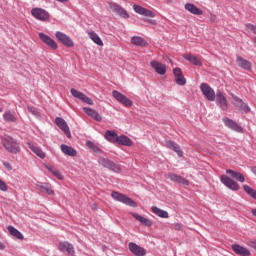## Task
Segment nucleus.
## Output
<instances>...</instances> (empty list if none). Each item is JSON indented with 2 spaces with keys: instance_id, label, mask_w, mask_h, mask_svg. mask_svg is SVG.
<instances>
[{
  "instance_id": "31",
  "label": "nucleus",
  "mask_w": 256,
  "mask_h": 256,
  "mask_svg": "<svg viewBox=\"0 0 256 256\" xmlns=\"http://www.w3.org/2000/svg\"><path fill=\"white\" fill-rule=\"evenodd\" d=\"M116 143H118V145H123L124 147H133V140L125 135L118 136Z\"/></svg>"
},
{
  "instance_id": "44",
  "label": "nucleus",
  "mask_w": 256,
  "mask_h": 256,
  "mask_svg": "<svg viewBox=\"0 0 256 256\" xmlns=\"http://www.w3.org/2000/svg\"><path fill=\"white\" fill-rule=\"evenodd\" d=\"M51 173L52 175H54V177H56V179L63 181V175L61 174V172H59V170L54 169Z\"/></svg>"
},
{
  "instance_id": "53",
  "label": "nucleus",
  "mask_w": 256,
  "mask_h": 256,
  "mask_svg": "<svg viewBox=\"0 0 256 256\" xmlns=\"http://www.w3.org/2000/svg\"><path fill=\"white\" fill-rule=\"evenodd\" d=\"M148 23H152V25H155V20H146Z\"/></svg>"
},
{
  "instance_id": "3",
  "label": "nucleus",
  "mask_w": 256,
  "mask_h": 256,
  "mask_svg": "<svg viewBox=\"0 0 256 256\" xmlns=\"http://www.w3.org/2000/svg\"><path fill=\"white\" fill-rule=\"evenodd\" d=\"M111 197L115 199V201H119V203H123L124 205H128V207H137V202L133 201V199L125 196V194L119 192H112Z\"/></svg>"
},
{
  "instance_id": "18",
  "label": "nucleus",
  "mask_w": 256,
  "mask_h": 256,
  "mask_svg": "<svg viewBox=\"0 0 256 256\" xmlns=\"http://www.w3.org/2000/svg\"><path fill=\"white\" fill-rule=\"evenodd\" d=\"M150 65L154 71L158 73V75H165L167 73V66L163 63L158 62L157 60H152Z\"/></svg>"
},
{
  "instance_id": "5",
  "label": "nucleus",
  "mask_w": 256,
  "mask_h": 256,
  "mask_svg": "<svg viewBox=\"0 0 256 256\" xmlns=\"http://www.w3.org/2000/svg\"><path fill=\"white\" fill-rule=\"evenodd\" d=\"M200 91L202 92V95H204L205 99H207V101H215V97L217 95L215 94V90H213L209 84L201 83Z\"/></svg>"
},
{
  "instance_id": "36",
  "label": "nucleus",
  "mask_w": 256,
  "mask_h": 256,
  "mask_svg": "<svg viewBox=\"0 0 256 256\" xmlns=\"http://www.w3.org/2000/svg\"><path fill=\"white\" fill-rule=\"evenodd\" d=\"M132 45H135L136 47H145L147 45V41L139 36H133L131 38Z\"/></svg>"
},
{
  "instance_id": "9",
  "label": "nucleus",
  "mask_w": 256,
  "mask_h": 256,
  "mask_svg": "<svg viewBox=\"0 0 256 256\" xmlns=\"http://www.w3.org/2000/svg\"><path fill=\"white\" fill-rule=\"evenodd\" d=\"M216 105H218V107H220L222 111H227V109H229V105L227 104V98L225 97L223 92H221V90H218L216 92Z\"/></svg>"
},
{
  "instance_id": "24",
  "label": "nucleus",
  "mask_w": 256,
  "mask_h": 256,
  "mask_svg": "<svg viewBox=\"0 0 256 256\" xmlns=\"http://www.w3.org/2000/svg\"><path fill=\"white\" fill-rule=\"evenodd\" d=\"M226 174L230 175L232 179H235L236 181H239V183H245V176L241 174L240 172H237L235 170L227 169Z\"/></svg>"
},
{
  "instance_id": "38",
  "label": "nucleus",
  "mask_w": 256,
  "mask_h": 256,
  "mask_svg": "<svg viewBox=\"0 0 256 256\" xmlns=\"http://www.w3.org/2000/svg\"><path fill=\"white\" fill-rule=\"evenodd\" d=\"M88 36L93 41V43L99 45V47H103V40H101L97 33H95L94 31L88 32Z\"/></svg>"
},
{
  "instance_id": "29",
  "label": "nucleus",
  "mask_w": 256,
  "mask_h": 256,
  "mask_svg": "<svg viewBox=\"0 0 256 256\" xmlns=\"http://www.w3.org/2000/svg\"><path fill=\"white\" fill-rule=\"evenodd\" d=\"M86 147H88V149H91V151H93L94 153H98V154L103 153V149L101 148V145L97 142L88 140L86 141Z\"/></svg>"
},
{
  "instance_id": "47",
  "label": "nucleus",
  "mask_w": 256,
  "mask_h": 256,
  "mask_svg": "<svg viewBox=\"0 0 256 256\" xmlns=\"http://www.w3.org/2000/svg\"><path fill=\"white\" fill-rule=\"evenodd\" d=\"M247 245H248V247H251V249L256 250V239H252V240L248 241Z\"/></svg>"
},
{
  "instance_id": "20",
  "label": "nucleus",
  "mask_w": 256,
  "mask_h": 256,
  "mask_svg": "<svg viewBox=\"0 0 256 256\" xmlns=\"http://www.w3.org/2000/svg\"><path fill=\"white\" fill-rule=\"evenodd\" d=\"M27 146L40 159H45V157L47 156V154L43 151V149H41V147H39L31 142H27Z\"/></svg>"
},
{
  "instance_id": "16",
  "label": "nucleus",
  "mask_w": 256,
  "mask_h": 256,
  "mask_svg": "<svg viewBox=\"0 0 256 256\" xmlns=\"http://www.w3.org/2000/svg\"><path fill=\"white\" fill-rule=\"evenodd\" d=\"M55 123L57 125V127H59V129H61L66 137H71V130H69V125H67V122L65 121V119L61 118V117H57L55 119Z\"/></svg>"
},
{
  "instance_id": "15",
  "label": "nucleus",
  "mask_w": 256,
  "mask_h": 256,
  "mask_svg": "<svg viewBox=\"0 0 256 256\" xmlns=\"http://www.w3.org/2000/svg\"><path fill=\"white\" fill-rule=\"evenodd\" d=\"M38 37L41 40V42L48 45V47H50V49H57V47H58L57 42H55V40H53L47 34L40 32L38 34Z\"/></svg>"
},
{
  "instance_id": "34",
  "label": "nucleus",
  "mask_w": 256,
  "mask_h": 256,
  "mask_svg": "<svg viewBox=\"0 0 256 256\" xmlns=\"http://www.w3.org/2000/svg\"><path fill=\"white\" fill-rule=\"evenodd\" d=\"M132 217H134V219H136V221H139L142 225H145V227H151V225H153V221L137 213H132Z\"/></svg>"
},
{
  "instance_id": "22",
  "label": "nucleus",
  "mask_w": 256,
  "mask_h": 256,
  "mask_svg": "<svg viewBox=\"0 0 256 256\" xmlns=\"http://www.w3.org/2000/svg\"><path fill=\"white\" fill-rule=\"evenodd\" d=\"M232 250L234 251V253H236V255H241V256L251 255V252L247 248H245L239 244H233Z\"/></svg>"
},
{
  "instance_id": "28",
  "label": "nucleus",
  "mask_w": 256,
  "mask_h": 256,
  "mask_svg": "<svg viewBox=\"0 0 256 256\" xmlns=\"http://www.w3.org/2000/svg\"><path fill=\"white\" fill-rule=\"evenodd\" d=\"M236 61L241 69H244L245 71H251V62H249V60H246L241 56H237Z\"/></svg>"
},
{
  "instance_id": "10",
  "label": "nucleus",
  "mask_w": 256,
  "mask_h": 256,
  "mask_svg": "<svg viewBox=\"0 0 256 256\" xmlns=\"http://www.w3.org/2000/svg\"><path fill=\"white\" fill-rule=\"evenodd\" d=\"M222 121L224 125L228 127V129H232V131H236V133H243V127H241V125H238L235 120L224 117Z\"/></svg>"
},
{
  "instance_id": "14",
  "label": "nucleus",
  "mask_w": 256,
  "mask_h": 256,
  "mask_svg": "<svg viewBox=\"0 0 256 256\" xmlns=\"http://www.w3.org/2000/svg\"><path fill=\"white\" fill-rule=\"evenodd\" d=\"M133 9H134L135 13H137L138 15H142L143 17H150V18L155 17V12H153L145 7L139 6L137 4L133 5Z\"/></svg>"
},
{
  "instance_id": "48",
  "label": "nucleus",
  "mask_w": 256,
  "mask_h": 256,
  "mask_svg": "<svg viewBox=\"0 0 256 256\" xmlns=\"http://www.w3.org/2000/svg\"><path fill=\"white\" fill-rule=\"evenodd\" d=\"M0 191H7V184L0 179Z\"/></svg>"
},
{
  "instance_id": "6",
  "label": "nucleus",
  "mask_w": 256,
  "mask_h": 256,
  "mask_svg": "<svg viewBox=\"0 0 256 256\" xmlns=\"http://www.w3.org/2000/svg\"><path fill=\"white\" fill-rule=\"evenodd\" d=\"M31 15L38 21H47L50 17L49 12L43 8H33L31 10Z\"/></svg>"
},
{
  "instance_id": "56",
  "label": "nucleus",
  "mask_w": 256,
  "mask_h": 256,
  "mask_svg": "<svg viewBox=\"0 0 256 256\" xmlns=\"http://www.w3.org/2000/svg\"><path fill=\"white\" fill-rule=\"evenodd\" d=\"M0 113H3V108H0Z\"/></svg>"
},
{
  "instance_id": "50",
  "label": "nucleus",
  "mask_w": 256,
  "mask_h": 256,
  "mask_svg": "<svg viewBox=\"0 0 256 256\" xmlns=\"http://www.w3.org/2000/svg\"><path fill=\"white\" fill-rule=\"evenodd\" d=\"M45 167L48 171H50V173H52L55 170V168H53V166H51V164H46Z\"/></svg>"
},
{
  "instance_id": "11",
  "label": "nucleus",
  "mask_w": 256,
  "mask_h": 256,
  "mask_svg": "<svg viewBox=\"0 0 256 256\" xmlns=\"http://www.w3.org/2000/svg\"><path fill=\"white\" fill-rule=\"evenodd\" d=\"M109 6H110V9H112L114 13H117L119 17H122V19H129V13H127V10H125L119 4L110 2Z\"/></svg>"
},
{
  "instance_id": "41",
  "label": "nucleus",
  "mask_w": 256,
  "mask_h": 256,
  "mask_svg": "<svg viewBox=\"0 0 256 256\" xmlns=\"http://www.w3.org/2000/svg\"><path fill=\"white\" fill-rule=\"evenodd\" d=\"M243 189L245 191V193H247V195H249L250 197H252V199L256 200V190L251 188V186L249 185H243Z\"/></svg>"
},
{
  "instance_id": "46",
  "label": "nucleus",
  "mask_w": 256,
  "mask_h": 256,
  "mask_svg": "<svg viewBox=\"0 0 256 256\" xmlns=\"http://www.w3.org/2000/svg\"><path fill=\"white\" fill-rule=\"evenodd\" d=\"M246 29H248L249 31H252V33H254V35H256V25L246 24Z\"/></svg>"
},
{
  "instance_id": "45",
  "label": "nucleus",
  "mask_w": 256,
  "mask_h": 256,
  "mask_svg": "<svg viewBox=\"0 0 256 256\" xmlns=\"http://www.w3.org/2000/svg\"><path fill=\"white\" fill-rule=\"evenodd\" d=\"M173 75L176 79L177 77L183 76V71H181V68H174L173 69Z\"/></svg>"
},
{
  "instance_id": "13",
  "label": "nucleus",
  "mask_w": 256,
  "mask_h": 256,
  "mask_svg": "<svg viewBox=\"0 0 256 256\" xmlns=\"http://www.w3.org/2000/svg\"><path fill=\"white\" fill-rule=\"evenodd\" d=\"M70 92L71 95L75 97V99H80V101L87 103V105H93V100L87 97V95H85L84 93L78 91L77 89L72 88Z\"/></svg>"
},
{
  "instance_id": "52",
  "label": "nucleus",
  "mask_w": 256,
  "mask_h": 256,
  "mask_svg": "<svg viewBox=\"0 0 256 256\" xmlns=\"http://www.w3.org/2000/svg\"><path fill=\"white\" fill-rule=\"evenodd\" d=\"M251 213H252V215H253L254 217H256V208L252 209V210H251Z\"/></svg>"
},
{
  "instance_id": "43",
  "label": "nucleus",
  "mask_w": 256,
  "mask_h": 256,
  "mask_svg": "<svg viewBox=\"0 0 256 256\" xmlns=\"http://www.w3.org/2000/svg\"><path fill=\"white\" fill-rule=\"evenodd\" d=\"M27 111L29 113H31L32 115H34V117H39V111L37 110V108H35L33 106H28Z\"/></svg>"
},
{
  "instance_id": "54",
  "label": "nucleus",
  "mask_w": 256,
  "mask_h": 256,
  "mask_svg": "<svg viewBox=\"0 0 256 256\" xmlns=\"http://www.w3.org/2000/svg\"><path fill=\"white\" fill-rule=\"evenodd\" d=\"M56 1H58L59 3H65V2H67V0H56Z\"/></svg>"
},
{
  "instance_id": "49",
  "label": "nucleus",
  "mask_w": 256,
  "mask_h": 256,
  "mask_svg": "<svg viewBox=\"0 0 256 256\" xmlns=\"http://www.w3.org/2000/svg\"><path fill=\"white\" fill-rule=\"evenodd\" d=\"M3 165H4L5 169H7V171L13 170V167L11 166V164L9 162H3Z\"/></svg>"
},
{
  "instance_id": "37",
  "label": "nucleus",
  "mask_w": 256,
  "mask_h": 256,
  "mask_svg": "<svg viewBox=\"0 0 256 256\" xmlns=\"http://www.w3.org/2000/svg\"><path fill=\"white\" fill-rule=\"evenodd\" d=\"M184 59H186V61H189V63H192V65H196V67H201L202 65L201 60L191 54L184 55Z\"/></svg>"
},
{
  "instance_id": "27",
  "label": "nucleus",
  "mask_w": 256,
  "mask_h": 256,
  "mask_svg": "<svg viewBox=\"0 0 256 256\" xmlns=\"http://www.w3.org/2000/svg\"><path fill=\"white\" fill-rule=\"evenodd\" d=\"M60 149L64 155H68L69 157H77V150H75L73 147L62 144L60 145Z\"/></svg>"
},
{
  "instance_id": "42",
  "label": "nucleus",
  "mask_w": 256,
  "mask_h": 256,
  "mask_svg": "<svg viewBox=\"0 0 256 256\" xmlns=\"http://www.w3.org/2000/svg\"><path fill=\"white\" fill-rule=\"evenodd\" d=\"M175 83H177L180 87H183L187 84V79L182 75L175 78Z\"/></svg>"
},
{
  "instance_id": "1",
  "label": "nucleus",
  "mask_w": 256,
  "mask_h": 256,
  "mask_svg": "<svg viewBox=\"0 0 256 256\" xmlns=\"http://www.w3.org/2000/svg\"><path fill=\"white\" fill-rule=\"evenodd\" d=\"M2 145L6 151H8V153H21V147L19 146V143H17V141L11 136L2 137Z\"/></svg>"
},
{
  "instance_id": "35",
  "label": "nucleus",
  "mask_w": 256,
  "mask_h": 256,
  "mask_svg": "<svg viewBox=\"0 0 256 256\" xmlns=\"http://www.w3.org/2000/svg\"><path fill=\"white\" fill-rule=\"evenodd\" d=\"M186 11H189V13H192V15H203V10L199 9L197 6L191 3L185 4Z\"/></svg>"
},
{
  "instance_id": "8",
  "label": "nucleus",
  "mask_w": 256,
  "mask_h": 256,
  "mask_svg": "<svg viewBox=\"0 0 256 256\" xmlns=\"http://www.w3.org/2000/svg\"><path fill=\"white\" fill-rule=\"evenodd\" d=\"M55 37L62 43V45H65V47H73V45H75L73 39L61 31H56Z\"/></svg>"
},
{
  "instance_id": "7",
  "label": "nucleus",
  "mask_w": 256,
  "mask_h": 256,
  "mask_svg": "<svg viewBox=\"0 0 256 256\" xmlns=\"http://www.w3.org/2000/svg\"><path fill=\"white\" fill-rule=\"evenodd\" d=\"M220 181L223 185H225V187H227L231 191H239V184L235 180L229 178V176L222 175L220 177Z\"/></svg>"
},
{
  "instance_id": "17",
  "label": "nucleus",
  "mask_w": 256,
  "mask_h": 256,
  "mask_svg": "<svg viewBox=\"0 0 256 256\" xmlns=\"http://www.w3.org/2000/svg\"><path fill=\"white\" fill-rule=\"evenodd\" d=\"M59 251H61V253H67L70 256L75 255V248L73 247V244L69 242H60Z\"/></svg>"
},
{
  "instance_id": "51",
  "label": "nucleus",
  "mask_w": 256,
  "mask_h": 256,
  "mask_svg": "<svg viewBox=\"0 0 256 256\" xmlns=\"http://www.w3.org/2000/svg\"><path fill=\"white\" fill-rule=\"evenodd\" d=\"M3 249H5V244H3V242H0V251H3Z\"/></svg>"
},
{
  "instance_id": "19",
  "label": "nucleus",
  "mask_w": 256,
  "mask_h": 256,
  "mask_svg": "<svg viewBox=\"0 0 256 256\" xmlns=\"http://www.w3.org/2000/svg\"><path fill=\"white\" fill-rule=\"evenodd\" d=\"M168 179H170V181H173V183H178L179 185H189V180L183 178V176L179 174L169 173Z\"/></svg>"
},
{
  "instance_id": "30",
  "label": "nucleus",
  "mask_w": 256,
  "mask_h": 256,
  "mask_svg": "<svg viewBox=\"0 0 256 256\" xmlns=\"http://www.w3.org/2000/svg\"><path fill=\"white\" fill-rule=\"evenodd\" d=\"M104 138L106 141H109V143H117L119 135L113 130H107L104 134Z\"/></svg>"
},
{
  "instance_id": "2",
  "label": "nucleus",
  "mask_w": 256,
  "mask_h": 256,
  "mask_svg": "<svg viewBox=\"0 0 256 256\" xmlns=\"http://www.w3.org/2000/svg\"><path fill=\"white\" fill-rule=\"evenodd\" d=\"M98 163L102 165V167H105V169H109V171H113L114 173L121 172V165L109 160V158L100 157Z\"/></svg>"
},
{
  "instance_id": "55",
  "label": "nucleus",
  "mask_w": 256,
  "mask_h": 256,
  "mask_svg": "<svg viewBox=\"0 0 256 256\" xmlns=\"http://www.w3.org/2000/svg\"><path fill=\"white\" fill-rule=\"evenodd\" d=\"M181 227L180 224H176V229H179Z\"/></svg>"
},
{
  "instance_id": "12",
  "label": "nucleus",
  "mask_w": 256,
  "mask_h": 256,
  "mask_svg": "<svg viewBox=\"0 0 256 256\" xmlns=\"http://www.w3.org/2000/svg\"><path fill=\"white\" fill-rule=\"evenodd\" d=\"M129 251L135 256H145L147 255V250L145 248L137 245L135 242H130L128 244Z\"/></svg>"
},
{
  "instance_id": "57",
  "label": "nucleus",
  "mask_w": 256,
  "mask_h": 256,
  "mask_svg": "<svg viewBox=\"0 0 256 256\" xmlns=\"http://www.w3.org/2000/svg\"><path fill=\"white\" fill-rule=\"evenodd\" d=\"M254 43L256 44V37L254 38Z\"/></svg>"
},
{
  "instance_id": "26",
  "label": "nucleus",
  "mask_w": 256,
  "mask_h": 256,
  "mask_svg": "<svg viewBox=\"0 0 256 256\" xmlns=\"http://www.w3.org/2000/svg\"><path fill=\"white\" fill-rule=\"evenodd\" d=\"M234 101L236 102V107H238L240 111H244V113L251 112V107H249V105L245 104V102H243V100L241 98L235 97Z\"/></svg>"
},
{
  "instance_id": "33",
  "label": "nucleus",
  "mask_w": 256,
  "mask_h": 256,
  "mask_svg": "<svg viewBox=\"0 0 256 256\" xmlns=\"http://www.w3.org/2000/svg\"><path fill=\"white\" fill-rule=\"evenodd\" d=\"M132 217H134V219H136V221H139L142 225H145V227H151V225H153V221L137 213H132Z\"/></svg>"
},
{
  "instance_id": "39",
  "label": "nucleus",
  "mask_w": 256,
  "mask_h": 256,
  "mask_svg": "<svg viewBox=\"0 0 256 256\" xmlns=\"http://www.w3.org/2000/svg\"><path fill=\"white\" fill-rule=\"evenodd\" d=\"M3 119L8 123H15L17 122V115L13 114V112L8 110L3 114Z\"/></svg>"
},
{
  "instance_id": "25",
  "label": "nucleus",
  "mask_w": 256,
  "mask_h": 256,
  "mask_svg": "<svg viewBox=\"0 0 256 256\" xmlns=\"http://www.w3.org/2000/svg\"><path fill=\"white\" fill-rule=\"evenodd\" d=\"M36 189L41 193H47V195H53L54 193L53 189H51V186L43 182H38V184H36Z\"/></svg>"
},
{
  "instance_id": "32",
  "label": "nucleus",
  "mask_w": 256,
  "mask_h": 256,
  "mask_svg": "<svg viewBox=\"0 0 256 256\" xmlns=\"http://www.w3.org/2000/svg\"><path fill=\"white\" fill-rule=\"evenodd\" d=\"M152 212L154 215H157L158 217H161V219H169V212L165 211L157 206L151 207Z\"/></svg>"
},
{
  "instance_id": "40",
  "label": "nucleus",
  "mask_w": 256,
  "mask_h": 256,
  "mask_svg": "<svg viewBox=\"0 0 256 256\" xmlns=\"http://www.w3.org/2000/svg\"><path fill=\"white\" fill-rule=\"evenodd\" d=\"M7 230L9 231L10 235H12L13 237H16V239L23 240V234L19 230H17L15 227L8 226Z\"/></svg>"
},
{
  "instance_id": "4",
  "label": "nucleus",
  "mask_w": 256,
  "mask_h": 256,
  "mask_svg": "<svg viewBox=\"0 0 256 256\" xmlns=\"http://www.w3.org/2000/svg\"><path fill=\"white\" fill-rule=\"evenodd\" d=\"M112 96L114 97V99H116L118 103H120L124 107H133V101L129 99V97L125 96V94L114 90L112 91Z\"/></svg>"
},
{
  "instance_id": "23",
  "label": "nucleus",
  "mask_w": 256,
  "mask_h": 256,
  "mask_svg": "<svg viewBox=\"0 0 256 256\" xmlns=\"http://www.w3.org/2000/svg\"><path fill=\"white\" fill-rule=\"evenodd\" d=\"M166 147L168 149H171L175 153H177L178 157H183V152H182L181 146H179V144L169 140V141H166Z\"/></svg>"
},
{
  "instance_id": "21",
  "label": "nucleus",
  "mask_w": 256,
  "mask_h": 256,
  "mask_svg": "<svg viewBox=\"0 0 256 256\" xmlns=\"http://www.w3.org/2000/svg\"><path fill=\"white\" fill-rule=\"evenodd\" d=\"M83 111L84 113H86V115L94 119V121L101 122L103 120V117L101 116V114H99V112L95 111L93 108L85 107L83 108Z\"/></svg>"
}]
</instances>
